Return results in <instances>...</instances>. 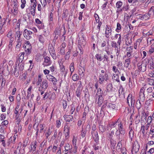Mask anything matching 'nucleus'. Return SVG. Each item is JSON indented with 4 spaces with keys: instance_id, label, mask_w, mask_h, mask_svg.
I'll use <instances>...</instances> for the list:
<instances>
[{
    "instance_id": "obj_1",
    "label": "nucleus",
    "mask_w": 154,
    "mask_h": 154,
    "mask_svg": "<svg viewBox=\"0 0 154 154\" xmlns=\"http://www.w3.org/2000/svg\"><path fill=\"white\" fill-rule=\"evenodd\" d=\"M80 36L79 37L78 47L79 48H83L85 47V45L86 44V42L83 33L81 34Z\"/></svg>"
},
{
    "instance_id": "obj_2",
    "label": "nucleus",
    "mask_w": 154,
    "mask_h": 154,
    "mask_svg": "<svg viewBox=\"0 0 154 154\" xmlns=\"http://www.w3.org/2000/svg\"><path fill=\"white\" fill-rule=\"evenodd\" d=\"M22 35V32H21L20 31H18L16 32L15 34V37L16 38H18L17 42V43L16 45V47L19 48L20 47L21 45V42L22 40V39L20 37Z\"/></svg>"
},
{
    "instance_id": "obj_3",
    "label": "nucleus",
    "mask_w": 154,
    "mask_h": 154,
    "mask_svg": "<svg viewBox=\"0 0 154 154\" xmlns=\"http://www.w3.org/2000/svg\"><path fill=\"white\" fill-rule=\"evenodd\" d=\"M22 143L20 142L18 144L16 149L14 151V153L15 154H24L25 153V149L24 148H21Z\"/></svg>"
},
{
    "instance_id": "obj_4",
    "label": "nucleus",
    "mask_w": 154,
    "mask_h": 154,
    "mask_svg": "<svg viewBox=\"0 0 154 154\" xmlns=\"http://www.w3.org/2000/svg\"><path fill=\"white\" fill-rule=\"evenodd\" d=\"M131 34L130 33H128L126 35L125 37L126 44L127 45L130 46L128 48H131L132 47V38L131 37Z\"/></svg>"
},
{
    "instance_id": "obj_5",
    "label": "nucleus",
    "mask_w": 154,
    "mask_h": 154,
    "mask_svg": "<svg viewBox=\"0 0 154 154\" xmlns=\"http://www.w3.org/2000/svg\"><path fill=\"white\" fill-rule=\"evenodd\" d=\"M68 123H66L64 127V133L66 139H67L69 137L70 132V127L68 125Z\"/></svg>"
},
{
    "instance_id": "obj_6",
    "label": "nucleus",
    "mask_w": 154,
    "mask_h": 154,
    "mask_svg": "<svg viewBox=\"0 0 154 154\" xmlns=\"http://www.w3.org/2000/svg\"><path fill=\"white\" fill-rule=\"evenodd\" d=\"M59 63L61 74L63 75L64 74V76L65 77L67 73L68 70L67 69L66 70L65 66L63 65L62 61H60L59 62Z\"/></svg>"
},
{
    "instance_id": "obj_7",
    "label": "nucleus",
    "mask_w": 154,
    "mask_h": 154,
    "mask_svg": "<svg viewBox=\"0 0 154 154\" xmlns=\"http://www.w3.org/2000/svg\"><path fill=\"white\" fill-rule=\"evenodd\" d=\"M108 76L106 73H105L104 75L100 74L99 76V82L100 84L103 83L104 80L106 81L108 79Z\"/></svg>"
},
{
    "instance_id": "obj_8",
    "label": "nucleus",
    "mask_w": 154,
    "mask_h": 154,
    "mask_svg": "<svg viewBox=\"0 0 154 154\" xmlns=\"http://www.w3.org/2000/svg\"><path fill=\"white\" fill-rule=\"evenodd\" d=\"M32 32L28 29H26L23 32V35L24 37L27 39L29 40L31 38V35Z\"/></svg>"
},
{
    "instance_id": "obj_9",
    "label": "nucleus",
    "mask_w": 154,
    "mask_h": 154,
    "mask_svg": "<svg viewBox=\"0 0 154 154\" xmlns=\"http://www.w3.org/2000/svg\"><path fill=\"white\" fill-rule=\"evenodd\" d=\"M116 138L119 141H122L124 138V134L125 133L118 132V130H116Z\"/></svg>"
},
{
    "instance_id": "obj_10",
    "label": "nucleus",
    "mask_w": 154,
    "mask_h": 154,
    "mask_svg": "<svg viewBox=\"0 0 154 154\" xmlns=\"http://www.w3.org/2000/svg\"><path fill=\"white\" fill-rule=\"evenodd\" d=\"M47 79L50 81H51L54 85H56L57 82V79L54 76L51 75H48L46 76Z\"/></svg>"
},
{
    "instance_id": "obj_11",
    "label": "nucleus",
    "mask_w": 154,
    "mask_h": 154,
    "mask_svg": "<svg viewBox=\"0 0 154 154\" xmlns=\"http://www.w3.org/2000/svg\"><path fill=\"white\" fill-rule=\"evenodd\" d=\"M137 18L142 20H146L148 19L150 17V14L148 13L145 14H140L137 16Z\"/></svg>"
},
{
    "instance_id": "obj_12",
    "label": "nucleus",
    "mask_w": 154,
    "mask_h": 154,
    "mask_svg": "<svg viewBox=\"0 0 154 154\" xmlns=\"http://www.w3.org/2000/svg\"><path fill=\"white\" fill-rule=\"evenodd\" d=\"M127 102L129 106H130V103H131V106H132L133 105H134L135 101L134 98L132 97V94H129L128 95L127 99Z\"/></svg>"
},
{
    "instance_id": "obj_13",
    "label": "nucleus",
    "mask_w": 154,
    "mask_h": 154,
    "mask_svg": "<svg viewBox=\"0 0 154 154\" xmlns=\"http://www.w3.org/2000/svg\"><path fill=\"white\" fill-rule=\"evenodd\" d=\"M144 92L145 91L143 88H142L140 89L139 94L140 100L142 102H143L145 99L144 94Z\"/></svg>"
},
{
    "instance_id": "obj_14",
    "label": "nucleus",
    "mask_w": 154,
    "mask_h": 154,
    "mask_svg": "<svg viewBox=\"0 0 154 154\" xmlns=\"http://www.w3.org/2000/svg\"><path fill=\"white\" fill-rule=\"evenodd\" d=\"M48 86V82L46 80H44L42 81V84L39 87L40 90L42 89L44 90H45Z\"/></svg>"
},
{
    "instance_id": "obj_15",
    "label": "nucleus",
    "mask_w": 154,
    "mask_h": 154,
    "mask_svg": "<svg viewBox=\"0 0 154 154\" xmlns=\"http://www.w3.org/2000/svg\"><path fill=\"white\" fill-rule=\"evenodd\" d=\"M140 146L138 143L135 142L133 145V148L131 150V152L133 153L134 152H137L139 150Z\"/></svg>"
},
{
    "instance_id": "obj_16",
    "label": "nucleus",
    "mask_w": 154,
    "mask_h": 154,
    "mask_svg": "<svg viewBox=\"0 0 154 154\" xmlns=\"http://www.w3.org/2000/svg\"><path fill=\"white\" fill-rule=\"evenodd\" d=\"M51 63V61L49 57L46 56L44 58V61L43 65L44 66H47L50 65Z\"/></svg>"
},
{
    "instance_id": "obj_17",
    "label": "nucleus",
    "mask_w": 154,
    "mask_h": 154,
    "mask_svg": "<svg viewBox=\"0 0 154 154\" xmlns=\"http://www.w3.org/2000/svg\"><path fill=\"white\" fill-rule=\"evenodd\" d=\"M119 97L121 99H124L125 98V96L124 95V89L122 86L119 88Z\"/></svg>"
},
{
    "instance_id": "obj_18",
    "label": "nucleus",
    "mask_w": 154,
    "mask_h": 154,
    "mask_svg": "<svg viewBox=\"0 0 154 154\" xmlns=\"http://www.w3.org/2000/svg\"><path fill=\"white\" fill-rule=\"evenodd\" d=\"M93 138L94 139V141L96 143H97L99 141V136L97 131L95 132H93L91 133Z\"/></svg>"
},
{
    "instance_id": "obj_19",
    "label": "nucleus",
    "mask_w": 154,
    "mask_h": 154,
    "mask_svg": "<svg viewBox=\"0 0 154 154\" xmlns=\"http://www.w3.org/2000/svg\"><path fill=\"white\" fill-rule=\"evenodd\" d=\"M106 26L107 28H106L105 32L106 36V38H108L110 36L109 34L110 35L111 34L112 29L110 26H108L107 25Z\"/></svg>"
},
{
    "instance_id": "obj_20",
    "label": "nucleus",
    "mask_w": 154,
    "mask_h": 154,
    "mask_svg": "<svg viewBox=\"0 0 154 154\" xmlns=\"http://www.w3.org/2000/svg\"><path fill=\"white\" fill-rule=\"evenodd\" d=\"M79 75L82 77H83L85 74V69L84 67L80 66L78 70Z\"/></svg>"
},
{
    "instance_id": "obj_21",
    "label": "nucleus",
    "mask_w": 154,
    "mask_h": 154,
    "mask_svg": "<svg viewBox=\"0 0 154 154\" xmlns=\"http://www.w3.org/2000/svg\"><path fill=\"white\" fill-rule=\"evenodd\" d=\"M103 99L102 97L100 96V97H96L95 102H97V103L98 104V105L100 106L102 105L103 102Z\"/></svg>"
},
{
    "instance_id": "obj_22",
    "label": "nucleus",
    "mask_w": 154,
    "mask_h": 154,
    "mask_svg": "<svg viewBox=\"0 0 154 154\" xmlns=\"http://www.w3.org/2000/svg\"><path fill=\"white\" fill-rule=\"evenodd\" d=\"M63 118L64 120L66 122H69L70 121H72L73 119V116L71 115H64L63 116Z\"/></svg>"
},
{
    "instance_id": "obj_23",
    "label": "nucleus",
    "mask_w": 154,
    "mask_h": 154,
    "mask_svg": "<svg viewBox=\"0 0 154 154\" xmlns=\"http://www.w3.org/2000/svg\"><path fill=\"white\" fill-rule=\"evenodd\" d=\"M118 129L117 130H118V132H121L122 133L123 132L125 133V129L123 128V124L120 122L118 124Z\"/></svg>"
},
{
    "instance_id": "obj_24",
    "label": "nucleus",
    "mask_w": 154,
    "mask_h": 154,
    "mask_svg": "<svg viewBox=\"0 0 154 154\" xmlns=\"http://www.w3.org/2000/svg\"><path fill=\"white\" fill-rule=\"evenodd\" d=\"M24 54L25 53L24 52H23L21 53V54L20 56L19 59L17 60L16 63V65L17 64V63H21L22 62L24 59Z\"/></svg>"
},
{
    "instance_id": "obj_25",
    "label": "nucleus",
    "mask_w": 154,
    "mask_h": 154,
    "mask_svg": "<svg viewBox=\"0 0 154 154\" xmlns=\"http://www.w3.org/2000/svg\"><path fill=\"white\" fill-rule=\"evenodd\" d=\"M35 22L36 23L38 24H41L40 25H38V26L39 29H42L44 28V25L42 23L41 21L38 19H36L35 20Z\"/></svg>"
},
{
    "instance_id": "obj_26",
    "label": "nucleus",
    "mask_w": 154,
    "mask_h": 154,
    "mask_svg": "<svg viewBox=\"0 0 154 154\" xmlns=\"http://www.w3.org/2000/svg\"><path fill=\"white\" fill-rule=\"evenodd\" d=\"M142 39L141 38L138 39L137 40L136 42L134 44V48H137L140 47V43L142 42Z\"/></svg>"
},
{
    "instance_id": "obj_27",
    "label": "nucleus",
    "mask_w": 154,
    "mask_h": 154,
    "mask_svg": "<svg viewBox=\"0 0 154 154\" xmlns=\"http://www.w3.org/2000/svg\"><path fill=\"white\" fill-rule=\"evenodd\" d=\"M77 141V137H75V136H73L72 140V143L73 146L74 147L75 149L76 150L77 146H76V143Z\"/></svg>"
},
{
    "instance_id": "obj_28",
    "label": "nucleus",
    "mask_w": 154,
    "mask_h": 154,
    "mask_svg": "<svg viewBox=\"0 0 154 154\" xmlns=\"http://www.w3.org/2000/svg\"><path fill=\"white\" fill-rule=\"evenodd\" d=\"M137 66L139 70L140 71L143 72H144L146 70V66H143V69L142 68V64H140V63H138L137 64Z\"/></svg>"
},
{
    "instance_id": "obj_29",
    "label": "nucleus",
    "mask_w": 154,
    "mask_h": 154,
    "mask_svg": "<svg viewBox=\"0 0 154 154\" xmlns=\"http://www.w3.org/2000/svg\"><path fill=\"white\" fill-rule=\"evenodd\" d=\"M103 92L100 88H99L97 89V92L96 95L97 97H102Z\"/></svg>"
},
{
    "instance_id": "obj_30",
    "label": "nucleus",
    "mask_w": 154,
    "mask_h": 154,
    "mask_svg": "<svg viewBox=\"0 0 154 154\" xmlns=\"http://www.w3.org/2000/svg\"><path fill=\"white\" fill-rule=\"evenodd\" d=\"M36 6H31L30 7V11L32 15L34 16L35 14V11Z\"/></svg>"
},
{
    "instance_id": "obj_31",
    "label": "nucleus",
    "mask_w": 154,
    "mask_h": 154,
    "mask_svg": "<svg viewBox=\"0 0 154 154\" xmlns=\"http://www.w3.org/2000/svg\"><path fill=\"white\" fill-rule=\"evenodd\" d=\"M97 16L98 18V19H97L96 18V22L97 23H98L97 26V28L98 29L99 31H100V27L102 24V22L100 21L99 18V17L98 15H97Z\"/></svg>"
},
{
    "instance_id": "obj_32",
    "label": "nucleus",
    "mask_w": 154,
    "mask_h": 154,
    "mask_svg": "<svg viewBox=\"0 0 154 154\" xmlns=\"http://www.w3.org/2000/svg\"><path fill=\"white\" fill-rule=\"evenodd\" d=\"M37 143L36 141L32 142L31 148L33 151H35L36 150V147L37 146Z\"/></svg>"
},
{
    "instance_id": "obj_33",
    "label": "nucleus",
    "mask_w": 154,
    "mask_h": 154,
    "mask_svg": "<svg viewBox=\"0 0 154 154\" xmlns=\"http://www.w3.org/2000/svg\"><path fill=\"white\" fill-rule=\"evenodd\" d=\"M130 58H128L126 59L125 61V62L124 63L125 66L126 68L128 67L129 65L131 63Z\"/></svg>"
},
{
    "instance_id": "obj_34",
    "label": "nucleus",
    "mask_w": 154,
    "mask_h": 154,
    "mask_svg": "<svg viewBox=\"0 0 154 154\" xmlns=\"http://www.w3.org/2000/svg\"><path fill=\"white\" fill-rule=\"evenodd\" d=\"M17 7L18 6H17L16 7L14 6L13 8V9L11 10V12L14 15H16L17 14Z\"/></svg>"
},
{
    "instance_id": "obj_35",
    "label": "nucleus",
    "mask_w": 154,
    "mask_h": 154,
    "mask_svg": "<svg viewBox=\"0 0 154 154\" xmlns=\"http://www.w3.org/2000/svg\"><path fill=\"white\" fill-rule=\"evenodd\" d=\"M147 80L149 85H154V79H153L147 78Z\"/></svg>"
},
{
    "instance_id": "obj_36",
    "label": "nucleus",
    "mask_w": 154,
    "mask_h": 154,
    "mask_svg": "<svg viewBox=\"0 0 154 154\" xmlns=\"http://www.w3.org/2000/svg\"><path fill=\"white\" fill-rule=\"evenodd\" d=\"M132 53V49H129V50H128V51L127 52L126 55H125L123 57L124 58L127 57L128 58H130V57Z\"/></svg>"
},
{
    "instance_id": "obj_37",
    "label": "nucleus",
    "mask_w": 154,
    "mask_h": 154,
    "mask_svg": "<svg viewBox=\"0 0 154 154\" xmlns=\"http://www.w3.org/2000/svg\"><path fill=\"white\" fill-rule=\"evenodd\" d=\"M135 106L138 109H140L141 107V103L139 99H138L137 100Z\"/></svg>"
},
{
    "instance_id": "obj_38",
    "label": "nucleus",
    "mask_w": 154,
    "mask_h": 154,
    "mask_svg": "<svg viewBox=\"0 0 154 154\" xmlns=\"http://www.w3.org/2000/svg\"><path fill=\"white\" fill-rule=\"evenodd\" d=\"M79 76L77 74H74L72 77V79L74 81H76L79 80Z\"/></svg>"
},
{
    "instance_id": "obj_39",
    "label": "nucleus",
    "mask_w": 154,
    "mask_h": 154,
    "mask_svg": "<svg viewBox=\"0 0 154 154\" xmlns=\"http://www.w3.org/2000/svg\"><path fill=\"white\" fill-rule=\"evenodd\" d=\"M99 129L101 132L102 133L104 132L106 130L105 126L100 125L99 126Z\"/></svg>"
},
{
    "instance_id": "obj_40",
    "label": "nucleus",
    "mask_w": 154,
    "mask_h": 154,
    "mask_svg": "<svg viewBox=\"0 0 154 154\" xmlns=\"http://www.w3.org/2000/svg\"><path fill=\"white\" fill-rule=\"evenodd\" d=\"M111 45L112 47L115 48H120V45L118 43L117 44L116 43L114 42H112L111 43Z\"/></svg>"
},
{
    "instance_id": "obj_41",
    "label": "nucleus",
    "mask_w": 154,
    "mask_h": 154,
    "mask_svg": "<svg viewBox=\"0 0 154 154\" xmlns=\"http://www.w3.org/2000/svg\"><path fill=\"white\" fill-rule=\"evenodd\" d=\"M21 100V96L19 94H17V104H18V106L20 105Z\"/></svg>"
},
{
    "instance_id": "obj_42",
    "label": "nucleus",
    "mask_w": 154,
    "mask_h": 154,
    "mask_svg": "<svg viewBox=\"0 0 154 154\" xmlns=\"http://www.w3.org/2000/svg\"><path fill=\"white\" fill-rule=\"evenodd\" d=\"M69 69L70 72H71V75L74 70V63H73L70 64L69 66Z\"/></svg>"
},
{
    "instance_id": "obj_43",
    "label": "nucleus",
    "mask_w": 154,
    "mask_h": 154,
    "mask_svg": "<svg viewBox=\"0 0 154 154\" xmlns=\"http://www.w3.org/2000/svg\"><path fill=\"white\" fill-rule=\"evenodd\" d=\"M129 136L131 141L134 137V131L132 129L129 131Z\"/></svg>"
},
{
    "instance_id": "obj_44",
    "label": "nucleus",
    "mask_w": 154,
    "mask_h": 154,
    "mask_svg": "<svg viewBox=\"0 0 154 154\" xmlns=\"http://www.w3.org/2000/svg\"><path fill=\"white\" fill-rule=\"evenodd\" d=\"M42 82V79L41 78V75H39L37 81L36 82V85H39L41 84V83Z\"/></svg>"
},
{
    "instance_id": "obj_45",
    "label": "nucleus",
    "mask_w": 154,
    "mask_h": 154,
    "mask_svg": "<svg viewBox=\"0 0 154 154\" xmlns=\"http://www.w3.org/2000/svg\"><path fill=\"white\" fill-rule=\"evenodd\" d=\"M108 106L111 110H113L116 108L115 105L112 103H109L108 104Z\"/></svg>"
},
{
    "instance_id": "obj_46",
    "label": "nucleus",
    "mask_w": 154,
    "mask_h": 154,
    "mask_svg": "<svg viewBox=\"0 0 154 154\" xmlns=\"http://www.w3.org/2000/svg\"><path fill=\"white\" fill-rule=\"evenodd\" d=\"M123 5V3L121 1L118 2L116 4V6L117 8H120Z\"/></svg>"
},
{
    "instance_id": "obj_47",
    "label": "nucleus",
    "mask_w": 154,
    "mask_h": 154,
    "mask_svg": "<svg viewBox=\"0 0 154 154\" xmlns=\"http://www.w3.org/2000/svg\"><path fill=\"white\" fill-rule=\"evenodd\" d=\"M52 132L50 128H49L47 132L45 134V136L47 138H48V137L51 134Z\"/></svg>"
},
{
    "instance_id": "obj_48",
    "label": "nucleus",
    "mask_w": 154,
    "mask_h": 154,
    "mask_svg": "<svg viewBox=\"0 0 154 154\" xmlns=\"http://www.w3.org/2000/svg\"><path fill=\"white\" fill-rule=\"evenodd\" d=\"M64 147L65 149V152H67L70 148V145L68 143L65 144Z\"/></svg>"
},
{
    "instance_id": "obj_49",
    "label": "nucleus",
    "mask_w": 154,
    "mask_h": 154,
    "mask_svg": "<svg viewBox=\"0 0 154 154\" xmlns=\"http://www.w3.org/2000/svg\"><path fill=\"white\" fill-rule=\"evenodd\" d=\"M14 40V38H11L10 39V40L9 41V44L8 45V47L9 48H12L13 47V42Z\"/></svg>"
},
{
    "instance_id": "obj_50",
    "label": "nucleus",
    "mask_w": 154,
    "mask_h": 154,
    "mask_svg": "<svg viewBox=\"0 0 154 154\" xmlns=\"http://www.w3.org/2000/svg\"><path fill=\"white\" fill-rule=\"evenodd\" d=\"M112 78H114L115 80L118 82H119L120 81L119 77L117 74H114L112 76Z\"/></svg>"
},
{
    "instance_id": "obj_51",
    "label": "nucleus",
    "mask_w": 154,
    "mask_h": 154,
    "mask_svg": "<svg viewBox=\"0 0 154 154\" xmlns=\"http://www.w3.org/2000/svg\"><path fill=\"white\" fill-rule=\"evenodd\" d=\"M21 2L22 3V4L21 5V8L22 9H23L25 6V4L26 3V0H21Z\"/></svg>"
},
{
    "instance_id": "obj_52",
    "label": "nucleus",
    "mask_w": 154,
    "mask_h": 154,
    "mask_svg": "<svg viewBox=\"0 0 154 154\" xmlns=\"http://www.w3.org/2000/svg\"><path fill=\"white\" fill-rule=\"evenodd\" d=\"M121 29V24L119 23H117V28L116 29V31L117 32H119V31Z\"/></svg>"
},
{
    "instance_id": "obj_53",
    "label": "nucleus",
    "mask_w": 154,
    "mask_h": 154,
    "mask_svg": "<svg viewBox=\"0 0 154 154\" xmlns=\"http://www.w3.org/2000/svg\"><path fill=\"white\" fill-rule=\"evenodd\" d=\"M71 109L70 110V114L71 115H72L73 114L74 112L75 109V107L74 105H72L71 106Z\"/></svg>"
},
{
    "instance_id": "obj_54",
    "label": "nucleus",
    "mask_w": 154,
    "mask_h": 154,
    "mask_svg": "<svg viewBox=\"0 0 154 154\" xmlns=\"http://www.w3.org/2000/svg\"><path fill=\"white\" fill-rule=\"evenodd\" d=\"M112 88V85L111 83L108 84L107 86V91H109L111 90Z\"/></svg>"
},
{
    "instance_id": "obj_55",
    "label": "nucleus",
    "mask_w": 154,
    "mask_h": 154,
    "mask_svg": "<svg viewBox=\"0 0 154 154\" xmlns=\"http://www.w3.org/2000/svg\"><path fill=\"white\" fill-rule=\"evenodd\" d=\"M146 91L148 94L149 95V94L152 93L153 91V89L151 87H149L146 89Z\"/></svg>"
},
{
    "instance_id": "obj_56",
    "label": "nucleus",
    "mask_w": 154,
    "mask_h": 154,
    "mask_svg": "<svg viewBox=\"0 0 154 154\" xmlns=\"http://www.w3.org/2000/svg\"><path fill=\"white\" fill-rule=\"evenodd\" d=\"M95 57L97 60L99 61H101L103 60V58L101 57L100 54H97L95 55Z\"/></svg>"
},
{
    "instance_id": "obj_57",
    "label": "nucleus",
    "mask_w": 154,
    "mask_h": 154,
    "mask_svg": "<svg viewBox=\"0 0 154 154\" xmlns=\"http://www.w3.org/2000/svg\"><path fill=\"white\" fill-rule=\"evenodd\" d=\"M13 35V32L12 30H10L8 32V33L7 35V36L8 37L10 38V39L12 37V36Z\"/></svg>"
},
{
    "instance_id": "obj_58",
    "label": "nucleus",
    "mask_w": 154,
    "mask_h": 154,
    "mask_svg": "<svg viewBox=\"0 0 154 154\" xmlns=\"http://www.w3.org/2000/svg\"><path fill=\"white\" fill-rule=\"evenodd\" d=\"M26 42L24 45V46H25V48L26 47L28 48H31V46L29 42L28 41H26Z\"/></svg>"
},
{
    "instance_id": "obj_59",
    "label": "nucleus",
    "mask_w": 154,
    "mask_h": 154,
    "mask_svg": "<svg viewBox=\"0 0 154 154\" xmlns=\"http://www.w3.org/2000/svg\"><path fill=\"white\" fill-rule=\"evenodd\" d=\"M20 105H19V106H18V104H17V106H16L15 108V111H14V113L16 114L17 115L18 114V111L19 110V107L20 106Z\"/></svg>"
},
{
    "instance_id": "obj_60",
    "label": "nucleus",
    "mask_w": 154,
    "mask_h": 154,
    "mask_svg": "<svg viewBox=\"0 0 154 154\" xmlns=\"http://www.w3.org/2000/svg\"><path fill=\"white\" fill-rule=\"evenodd\" d=\"M49 94L48 92H46L43 95V100H45L48 99V98Z\"/></svg>"
},
{
    "instance_id": "obj_61",
    "label": "nucleus",
    "mask_w": 154,
    "mask_h": 154,
    "mask_svg": "<svg viewBox=\"0 0 154 154\" xmlns=\"http://www.w3.org/2000/svg\"><path fill=\"white\" fill-rule=\"evenodd\" d=\"M62 105L64 109H65L67 106V102L66 100H63L62 102Z\"/></svg>"
},
{
    "instance_id": "obj_62",
    "label": "nucleus",
    "mask_w": 154,
    "mask_h": 154,
    "mask_svg": "<svg viewBox=\"0 0 154 154\" xmlns=\"http://www.w3.org/2000/svg\"><path fill=\"white\" fill-rule=\"evenodd\" d=\"M135 123L136 124H137L140 122V120L139 119L140 116H138V115H137L135 116Z\"/></svg>"
},
{
    "instance_id": "obj_63",
    "label": "nucleus",
    "mask_w": 154,
    "mask_h": 154,
    "mask_svg": "<svg viewBox=\"0 0 154 154\" xmlns=\"http://www.w3.org/2000/svg\"><path fill=\"white\" fill-rule=\"evenodd\" d=\"M148 75L150 77L154 78V71H149Z\"/></svg>"
},
{
    "instance_id": "obj_64",
    "label": "nucleus",
    "mask_w": 154,
    "mask_h": 154,
    "mask_svg": "<svg viewBox=\"0 0 154 154\" xmlns=\"http://www.w3.org/2000/svg\"><path fill=\"white\" fill-rule=\"evenodd\" d=\"M149 12L150 14H152L153 15L154 14V6L151 7Z\"/></svg>"
}]
</instances>
